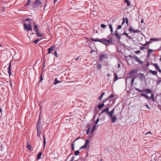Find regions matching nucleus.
<instances>
[{
    "instance_id": "nucleus-1",
    "label": "nucleus",
    "mask_w": 161,
    "mask_h": 161,
    "mask_svg": "<svg viewBox=\"0 0 161 161\" xmlns=\"http://www.w3.org/2000/svg\"><path fill=\"white\" fill-rule=\"evenodd\" d=\"M109 108L108 107H107L106 108L104 109L100 113V114H102L104 112H106V114L109 116V115H112V113L113 112H114L115 108H113L110 111H109Z\"/></svg>"
},
{
    "instance_id": "nucleus-2",
    "label": "nucleus",
    "mask_w": 161,
    "mask_h": 161,
    "mask_svg": "<svg viewBox=\"0 0 161 161\" xmlns=\"http://www.w3.org/2000/svg\"><path fill=\"white\" fill-rule=\"evenodd\" d=\"M36 129L37 136H39V135L41 134L42 130L41 122L40 121V119H39L38 121L36 124Z\"/></svg>"
},
{
    "instance_id": "nucleus-3",
    "label": "nucleus",
    "mask_w": 161,
    "mask_h": 161,
    "mask_svg": "<svg viewBox=\"0 0 161 161\" xmlns=\"http://www.w3.org/2000/svg\"><path fill=\"white\" fill-rule=\"evenodd\" d=\"M41 3H42L40 1L36 0L32 4L31 6L33 8H38L41 4Z\"/></svg>"
},
{
    "instance_id": "nucleus-4",
    "label": "nucleus",
    "mask_w": 161,
    "mask_h": 161,
    "mask_svg": "<svg viewBox=\"0 0 161 161\" xmlns=\"http://www.w3.org/2000/svg\"><path fill=\"white\" fill-rule=\"evenodd\" d=\"M90 142V140L89 139H87L86 140V142L84 145L82 146L80 149V150L82 149H85L87 147H89V143Z\"/></svg>"
},
{
    "instance_id": "nucleus-5",
    "label": "nucleus",
    "mask_w": 161,
    "mask_h": 161,
    "mask_svg": "<svg viewBox=\"0 0 161 161\" xmlns=\"http://www.w3.org/2000/svg\"><path fill=\"white\" fill-rule=\"evenodd\" d=\"M24 23V30L27 31H30V22H29V24H26L25 22Z\"/></svg>"
},
{
    "instance_id": "nucleus-6",
    "label": "nucleus",
    "mask_w": 161,
    "mask_h": 161,
    "mask_svg": "<svg viewBox=\"0 0 161 161\" xmlns=\"http://www.w3.org/2000/svg\"><path fill=\"white\" fill-rule=\"evenodd\" d=\"M128 83L127 81H126V87H128L130 89H132L133 88V83L134 81H128Z\"/></svg>"
},
{
    "instance_id": "nucleus-7",
    "label": "nucleus",
    "mask_w": 161,
    "mask_h": 161,
    "mask_svg": "<svg viewBox=\"0 0 161 161\" xmlns=\"http://www.w3.org/2000/svg\"><path fill=\"white\" fill-rule=\"evenodd\" d=\"M108 57L107 55L106 54H102L100 55L98 59L100 62L102 61L104 58H107Z\"/></svg>"
},
{
    "instance_id": "nucleus-8",
    "label": "nucleus",
    "mask_w": 161,
    "mask_h": 161,
    "mask_svg": "<svg viewBox=\"0 0 161 161\" xmlns=\"http://www.w3.org/2000/svg\"><path fill=\"white\" fill-rule=\"evenodd\" d=\"M32 23H33V24L31 25H32L34 26V27H33V30L36 32L38 31L39 28H38L37 26L36 25L35 23L33 21Z\"/></svg>"
},
{
    "instance_id": "nucleus-9",
    "label": "nucleus",
    "mask_w": 161,
    "mask_h": 161,
    "mask_svg": "<svg viewBox=\"0 0 161 161\" xmlns=\"http://www.w3.org/2000/svg\"><path fill=\"white\" fill-rule=\"evenodd\" d=\"M114 113V112H113L112 113V115H109L108 116L110 117V118L111 119L112 122V123L115 122L117 120L116 118L115 117H114V116H113Z\"/></svg>"
},
{
    "instance_id": "nucleus-10",
    "label": "nucleus",
    "mask_w": 161,
    "mask_h": 161,
    "mask_svg": "<svg viewBox=\"0 0 161 161\" xmlns=\"http://www.w3.org/2000/svg\"><path fill=\"white\" fill-rule=\"evenodd\" d=\"M133 57L134 58V60L137 62H138L139 63L142 64V62L140 58H139L137 57L136 55H134L133 56Z\"/></svg>"
},
{
    "instance_id": "nucleus-11",
    "label": "nucleus",
    "mask_w": 161,
    "mask_h": 161,
    "mask_svg": "<svg viewBox=\"0 0 161 161\" xmlns=\"http://www.w3.org/2000/svg\"><path fill=\"white\" fill-rule=\"evenodd\" d=\"M135 70H132L128 75L127 78H131L135 73Z\"/></svg>"
},
{
    "instance_id": "nucleus-12",
    "label": "nucleus",
    "mask_w": 161,
    "mask_h": 161,
    "mask_svg": "<svg viewBox=\"0 0 161 161\" xmlns=\"http://www.w3.org/2000/svg\"><path fill=\"white\" fill-rule=\"evenodd\" d=\"M156 101L157 99L161 103V94L160 95H157L155 97Z\"/></svg>"
},
{
    "instance_id": "nucleus-13",
    "label": "nucleus",
    "mask_w": 161,
    "mask_h": 161,
    "mask_svg": "<svg viewBox=\"0 0 161 161\" xmlns=\"http://www.w3.org/2000/svg\"><path fill=\"white\" fill-rule=\"evenodd\" d=\"M153 65L155 68L159 71L161 73V70L160 69L156 63H154L153 64Z\"/></svg>"
},
{
    "instance_id": "nucleus-14",
    "label": "nucleus",
    "mask_w": 161,
    "mask_h": 161,
    "mask_svg": "<svg viewBox=\"0 0 161 161\" xmlns=\"http://www.w3.org/2000/svg\"><path fill=\"white\" fill-rule=\"evenodd\" d=\"M114 96L113 94H111L110 96L108 97L107 98V99H105V100H104L103 103H105L107 100H109L111 98H112V97H114Z\"/></svg>"
},
{
    "instance_id": "nucleus-15",
    "label": "nucleus",
    "mask_w": 161,
    "mask_h": 161,
    "mask_svg": "<svg viewBox=\"0 0 161 161\" xmlns=\"http://www.w3.org/2000/svg\"><path fill=\"white\" fill-rule=\"evenodd\" d=\"M9 65L8 68V72L9 75H11V63H9Z\"/></svg>"
},
{
    "instance_id": "nucleus-16",
    "label": "nucleus",
    "mask_w": 161,
    "mask_h": 161,
    "mask_svg": "<svg viewBox=\"0 0 161 161\" xmlns=\"http://www.w3.org/2000/svg\"><path fill=\"white\" fill-rule=\"evenodd\" d=\"M99 40H101V41L102 42H101V43L104 44L106 46L108 45L107 43H105V42H106V38H103L101 39H99Z\"/></svg>"
},
{
    "instance_id": "nucleus-17",
    "label": "nucleus",
    "mask_w": 161,
    "mask_h": 161,
    "mask_svg": "<svg viewBox=\"0 0 161 161\" xmlns=\"http://www.w3.org/2000/svg\"><path fill=\"white\" fill-rule=\"evenodd\" d=\"M91 40L93 41L96 42H102L101 40H99V39L98 38H94L93 37H92L91 39Z\"/></svg>"
},
{
    "instance_id": "nucleus-18",
    "label": "nucleus",
    "mask_w": 161,
    "mask_h": 161,
    "mask_svg": "<svg viewBox=\"0 0 161 161\" xmlns=\"http://www.w3.org/2000/svg\"><path fill=\"white\" fill-rule=\"evenodd\" d=\"M161 40V38H152L150 39V41H160Z\"/></svg>"
},
{
    "instance_id": "nucleus-19",
    "label": "nucleus",
    "mask_w": 161,
    "mask_h": 161,
    "mask_svg": "<svg viewBox=\"0 0 161 161\" xmlns=\"http://www.w3.org/2000/svg\"><path fill=\"white\" fill-rule=\"evenodd\" d=\"M141 96H142L145 97L146 99L150 98V97L148 96L146 93H142L141 94Z\"/></svg>"
},
{
    "instance_id": "nucleus-20",
    "label": "nucleus",
    "mask_w": 161,
    "mask_h": 161,
    "mask_svg": "<svg viewBox=\"0 0 161 161\" xmlns=\"http://www.w3.org/2000/svg\"><path fill=\"white\" fill-rule=\"evenodd\" d=\"M54 49V47L53 46L51 47L48 49V52L47 54H49L52 51H53Z\"/></svg>"
},
{
    "instance_id": "nucleus-21",
    "label": "nucleus",
    "mask_w": 161,
    "mask_h": 161,
    "mask_svg": "<svg viewBox=\"0 0 161 161\" xmlns=\"http://www.w3.org/2000/svg\"><path fill=\"white\" fill-rule=\"evenodd\" d=\"M135 89L138 91L139 92H145V89H142V90H140L138 88H137L136 87L135 88Z\"/></svg>"
},
{
    "instance_id": "nucleus-22",
    "label": "nucleus",
    "mask_w": 161,
    "mask_h": 161,
    "mask_svg": "<svg viewBox=\"0 0 161 161\" xmlns=\"http://www.w3.org/2000/svg\"><path fill=\"white\" fill-rule=\"evenodd\" d=\"M138 75L139 77H142V78L141 79L142 80H144V79L145 78V77L143 74L141 73H139Z\"/></svg>"
},
{
    "instance_id": "nucleus-23",
    "label": "nucleus",
    "mask_w": 161,
    "mask_h": 161,
    "mask_svg": "<svg viewBox=\"0 0 161 161\" xmlns=\"http://www.w3.org/2000/svg\"><path fill=\"white\" fill-rule=\"evenodd\" d=\"M102 65L100 63V64H98L97 66L96 67L97 69V70H100L101 68L102 67Z\"/></svg>"
},
{
    "instance_id": "nucleus-24",
    "label": "nucleus",
    "mask_w": 161,
    "mask_h": 161,
    "mask_svg": "<svg viewBox=\"0 0 161 161\" xmlns=\"http://www.w3.org/2000/svg\"><path fill=\"white\" fill-rule=\"evenodd\" d=\"M145 92L148 93H150L152 92V90L151 89H145Z\"/></svg>"
},
{
    "instance_id": "nucleus-25",
    "label": "nucleus",
    "mask_w": 161,
    "mask_h": 161,
    "mask_svg": "<svg viewBox=\"0 0 161 161\" xmlns=\"http://www.w3.org/2000/svg\"><path fill=\"white\" fill-rule=\"evenodd\" d=\"M43 139L44 147H45V146L46 143V140H45V134H43Z\"/></svg>"
},
{
    "instance_id": "nucleus-26",
    "label": "nucleus",
    "mask_w": 161,
    "mask_h": 161,
    "mask_svg": "<svg viewBox=\"0 0 161 161\" xmlns=\"http://www.w3.org/2000/svg\"><path fill=\"white\" fill-rule=\"evenodd\" d=\"M104 103H103L99 105L98 106V108L99 109H101L104 106Z\"/></svg>"
},
{
    "instance_id": "nucleus-27",
    "label": "nucleus",
    "mask_w": 161,
    "mask_h": 161,
    "mask_svg": "<svg viewBox=\"0 0 161 161\" xmlns=\"http://www.w3.org/2000/svg\"><path fill=\"white\" fill-rule=\"evenodd\" d=\"M150 72L154 75H156L157 74V72L156 71H154L152 70H150Z\"/></svg>"
},
{
    "instance_id": "nucleus-28",
    "label": "nucleus",
    "mask_w": 161,
    "mask_h": 161,
    "mask_svg": "<svg viewBox=\"0 0 161 161\" xmlns=\"http://www.w3.org/2000/svg\"><path fill=\"white\" fill-rule=\"evenodd\" d=\"M150 98H151V99H152L153 102L155 101V99L154 97V96L153 93H152L151 94V96L150 97Z\"/></svg>"
},
{
    "instance_id": "nucleus-29",
    "label": "nucleus",
    "mask_w": 161,
    "mask_h": 161,
    "mask_svg": "<svg viewBox=\"0 0 161 161\" xmlns=\"http://www.w3.org/2000/svg\"><path fill=\"white\" fill-rule=\"evenodd\" d=\"M124 2L127 4L128 6H130V3L129 2L128 0H124Z\"/></svg>"
},
{
    "instance_id": "nucleus-30",
    "label": "nucleus",
    "mask_w": 161,
    "mask_h": 161,
    "mask_svg": "<svg viewBox=\"0 0 161 161\" xmlns=\"http://www.w3.org/2000/svg\"><path fill=\"white\" fill-rule=\"evenodd\" d=\"M114 36H115L116 37L117 39L118 40H120L121 38V36L120 35H119V34H117L116 35H114Z\"/></svg>"
},
{
    "instance_id": "nucleus-31",
    "label": "nucleus",
    "mask_w": 161,
    "mask_h": 161,
    "mask_svg": "<svg viewBox=\"0 0 161 161\" xmlns=\"http://www.w3.org/2000/svg\"><path fill=\"white\" fill-rule=\"evenodd\" d=\"M122 35H125L126 36H127L128 38L129 39H131V37L130 36H129L127 33L126 32H124L122 34Z\"/></svg>"
},
{
    "instance_id": "nucleus-32",
    "label": "nucleus",
    "mask_w": 161,
    "mask_h": 161,
    "mask_svg": "<svg viewBox=\"0 0 161 161\" xmlns=\"http://www.w3.org/2000/svg\"><path fill=\"white\" fill-rule=\"evenodd\" d=\"M109 27L110 29V31L112 33L113 32V28L112 25L110 23L109 24H108Z\"/></svg>"
},
{
    "instance_id": "nucleus-33",
    "label": "nucleus",
    "mask_w": 161,
    "mask_h": 161,
    "mask_svg": "<svg viewBox=\"0 0 161 161\" xmlns=\"http://www.w3.org/2000/svg\"><path fill=\"white\" fill-rule=\"evenodd\" d=\"M27 147L29 150H30V144L29 142H27Z\"/></svg>"
},
{
    "instance_id": "nucleus-34",
    "label": "nucleus",
    "mask_w": 161,
    "mask_h": 161,
    "mask_svg": "<svg viewBox=\"0 0 161 161\" xmlns=\"http://www.w3.org/2000/svg\"><path fill=\"white\" fill-rule=\"evenodd\" d=\"M106 42L107 43H111L112 42V39H110L107 40V38H106Z\"/></svg>"
},
{
    "instance_id": "nucleus-35",
    "label": "nucleus",
    "mask_w": 161,
    "mask_h": 161,
    "mask_svg": "<svg viewBox=\"0 0 161 161\" xmlns=\"http://www.w3.org/2000/svg\"><path fill=\"white\" fill-rule=\"evenodd\" d=\"M150 42H147L145 44H142V45L143 46H147V45L149 44L150 43Z\"/></svg>"
},
{
    "instance_id": "nucleus-36",
    "label": "nucleus",
    "mask_w": 161,
    "mask_h": 161,
    "mask_svg": "<svg viewBox=\"0 0 161 161\" xmlns=\"http://www.w3.org/2000/svg\"><path fill=\"white\" fill-rule=\"evenodd\" d=\"M152 135V133H151L150 131H149L148 132H147L145 134V135L146 136H147L148 135L149 136H151Z\"/></svg>"
},
{
    "instance_id": "nucleus-37",
    "label": "nucleus",
    "mask_w": 161,
    "mask_h": 161,
    "mask_svg": "<svg viewBox=\"0 0 161 161\" xmlns=\"http://www.w3.org/2000/svg\"><path fill=\"white\" fill-rule=\"evenodd\" d=\"M36 34L37 35L38 37H43V35L41 33H39L38 32H36Z\"/></svg>"
},
{
    "instance_id": "nucleus-38",
    "label": "nucleus",
    "mask_w": 161,
    "mask_h": 161,
    "mask_svg": "<svg viewBox=\"0 0 161 161\" xmlns=\"http://www.w3.org/2000/svg\"><path fill=\"white\" fill-rule=\"evenodd\" d=\"M42 153L41 152H40L39 153L37 156V159H39L40 158H41V155H42Z\"/></svg>"
},
{
    "instance_id": "nucleus-39",
    "label": "nucleus",
    "mask_w": 161,
    "mask_h": 161,
    "mask_svg": "<svg viewBox=\"0 0 161 161\" xmlns=\"http://www.w3.org/2000/svg\"><path fill=\"white\" fill-rule=\"evenodd\" d=\"M80 153V152L79 150L76 151L75 152L74 154L75 156L78 155H79Z\"/></svg>"
},
{
    "instance_id": "nucleus-40",
    "label": "nucleus",
    "mask_w": 161,
    "mask_h": 161,
    "mask_svg": "<svg viewBox=\"0 0 161 161\" xmlns=\"http://www.w3.org/2000/svg\"><path fill=\"white\" fill-rule=\"evenodd\" d=\"M134 30H133L131 27V26H130V28H129V31L130 32H134Z\"/></svg>"
},
{
    "instance_id": "nucleus-41",
    "label": "nucleus",
    "mask_w": 161,
    "mask_h": 161,
    "mask_svg": "<svg viewBox=\"0 0 161 161\" xmlns=\"http://www.w3.org/2000/svg\"><path fill=\"white\" fill-rule=\"evenodd\" d=\"M119 78L118 77L116 73L115 74L114 80H116Z\"/></svg>"
},
{
    "instance_id": "nucleus-42",
    "label": "nucleus",
    "mask_w": 161,
    "mask_h": 161,
    "mask_svg": "<svg viewBox=\"0 0 161 161\" xmlns=\"http://www.w3.org/2000/svg\"><path fill=\"white\" fill-rule=\"evenodd\" d=\"M117 34H118V31H117V30L116 29V30L115 31L114 33H113L112 32L111 33L110 35H116Z\"/></svg>"
},
{
    "instance_id": "nucleus-43",
    "label": "nucleus",
    "mask_w": 161,
    "mask_h": 161,
    "mask_svg": "<svg viewBox=\"0 0 161 161\" xmlns=\"http://www.w3.org/2000/svg\"><path fill=\"white\" fill-rule=\"evenodd\" d=\"M153 51V50L151 49H148V52H147V53H149V54H151L152 52Z\"/></svg>"
},
{
    "instance_id": "nucleus-44",
    "label": "nucleus",
    "mask_w": 161,
    "mask_h": 161,
    "mask_svg": "<svg viewBox=\"0 0 161 161\" xmlns=\"http://www.w3.org/2000/svg\"><path fill=\"white\" fill-rule=\"evenodd\" d=\"M39 42V40H36L35 41H33L32 42H34L36 44H37Z\"/></svg>"
},
{
    "instance_id": "nucleus-45",
    "label": "nucleus",
    "mask_w": 161,
    "mask_h": 161,
    "mask_svg": "<svg viewBox=\"0 0 161 161\" xmlns=\"http://www.w3.org/2000/svg\"><path fill=\"white\" fill-rule=\"evenodd\" d=\"M61 81H54V82L53 84L55 85H56L58 84V83L60 82Z\"/></svg>"
},
{
    "instance_id": "nucleus-46",
    "label": "nucleus",
    "mask_w": 161,
    "mask_h": 161,
    "mask_svg": "<svg viewBox=\"0 0 161 161\" xmlns=\"http://www.w3.org/2000/svg\"><path fill=\"white\" fill-rule=\"evenodd\" d=\"M71 149L72 150H74V143H73V144H71Z\"/></svg>"
},
{
    "instance_id": "nucleus-47",
    "label": "nucleus",
    "mask_w": 161,
    "mask_h": 161,
    "mask_svg": "<svg viewBox=\"0 0 161 161\" xmlns=\"http://www.w3.org/2000/svg\"><path fill=\"white\" fill-rule=\"evenodd\" d=\"M101 26L102 28H105L106 27V26L103 24H102L101 25Z\"/></svg>"
},
{
    "instance_id": "nucleus-48",
    "label": "nucleus",
    "mask_w": 161,
    "mask_h": 161,
    "mask_svg": "<svg viewBox=\"0 0 161 161\" xmlns=\"http://www.w3.org/2000/svg\"><path fill=\"white\" fill-rule=\"evenodd\" d=\"M122 27V25H119L118 26L117 28V30H119Z\"/></svg>"
},
{
    "instance_id": "nucleus-49",
    "label": "nucleus",
    "mask_w": 161,
    "mask_h": 161,
    "mask_svg": "<svg viewBox=\"0 0 161 161\" xmlns=\"http://www.w3.org/2000/svg\"><path fill=\"white\" fill-rule=\"evenodd\" d=\"M53 54L56 57H57V58L58 57L57 53L56 51H55V52L53 53Z\"/></svg>"
},
{
    "instance_id": "nucleus-50",
    "label": "nucleus",
    "mask_w": 161,
    "mask_h": 161,
    "mask_svg": "<svg viewBox=\"0 0 161 161\" xmlns=\"http://www.w3.org/2000/svg\"><path fill=\"white\" fill-rule=\"evenodd\" d=\"M99 118H97L96 120V121L95 122V125H97L98 122V121H99Z\"/></svg>"
},
{
    "instance_id": "nucleus-51",
    "label": "nucleus",
    "mask_w": 161,
    "mask_h": 161,
    "mask_svg": "<svg viewBox=\"0 0 161 161\" xmlns=\"http://www.w3.org/2000/svg\"><path fill=\"white\" fill-rule=\"evenodd\" d=\"M125 21L126 22V24L128 25V19L127 18H125Z\"/></svg>"
},
{
    "instance_id": "nucleus-52",
    "label": "nucleus",
    "mask_w": 161,
    "mask_h": 161,
    "mask_svg": "<svg viewBox=\"0 0 161 161\" xmlns=\"http://www.w3.org/2000/svg\"><path fill=\"white\" fill-rule=\"evenodd\" d=\"M30 0H28L27 3H26V6H28L30 5Z\"/></svg>"
},
{
    "instance_id": "nucleus-53",
    "label": "nucleus",
    "mask_w": 161,
    "mask_h": 161,
    "mask_svg": "<svg viewBox=\"0 0 161 161\" xmlns=\"http://www.w3.org/2000/svg\"><path fill=\"white\" fill-rule=\"evenodd\" d=\"M140 32V31L139 30H134V33H137V32Z\"/></svg>"
},
{
    "instance_id": "nucleus-54",
    "label": "nucleus",
    "mask_w": 161,
    "mask_h": 161,
    "mask_svg": "<svg viewBox=\"0 0 161 161\" xmlns=\"http://www.w3.org/2000/svg\"><path fill=\"white\" fill-rule=\"evenodd\" d=\"M135 53L136 54H138L140 53V50H137L135 52Z\"/></svg>"
},
{
    "instance_id": "nucleus-55",
    "label": "nucleus",
    "mask_w": 161,
    "mask_h": 161,
    "mask_svg": "<svg viewBox=\"0 0 161 161\" xmlns=\"http://www.w3.org/2000/svg\"><path fill=\"white\" fill-rule=\"evenodd\" d=\"M30 19H29V18H26L25 19V21H30Z\"/></svg>"
},
{
    "instance_id": "nucleus-56",
    "label": "nucleus",
    "mask_w": 161,
    "mask_h": 161,
    "mask_svg": "<svg viewBox=\"0 0 161 161\" xmlns=\"http://www.w3.org/2000/svg\"><path fill=\"white\" fill-rule=\"evenodd\" d=\"M136 77V76H135V75L131 79V80L132 81L134 80L135 78Z\"/></svg>"
},
{
    "instance_id": "nucleus-57",
    "label": "nucleus",
    "mask_w": 161,
    "mask_h": 161,
    "mask_svg": "<svg viewBox=\"0 0 161 161\" xmlns=\"http://www.w3.org/2000/svg\"><path fill=\"white\" fill-rule=\"evenodd\" d=\"M105 92H103V93H102L101 94L100 96L103 98V95L105 94Z\"/></svg>"
},
{
    "instance_id": "nucleus-58",
    "label": "nucleus",
    "mask_w": 161,
    "mask_h": 161,
    "mask_svg": "<svg viewBox=\"0 0 161 161\" xmlns=\"http://www.w3.org/2000/svg\"><path fill=\"white\" fill-rule=\"evenodd\" d=\"M145 48L144 47H141L140 48V50H143V49H145Z\"/></svg>"
},
{
    "instance_id": "nucleus-59",
    "label": "nucleus",
    "mask_w": 161,
    "mask_h": 161,
    "mask_svg": "<svg viewBox=\"0 0 161 161\" xmlns=\"http://www.w3.org/2000/svg\"><path fill=\"white\" fill-rule=\"evenodd\" d=\"M96 127V125H94L92 128V130H94H94L95 129V127Z\"/></svg>"
},
{
    "instance_id": "nucleus-60",
    "label": "nucleus",
    "mask_w": 161,
    "mask_h": 161,
    "mask_svg": "<svg viewBox=\"0 0 161 161\" xmlns=\"http://www.w3.org/2000/svg\"><path fill=\"white\" fill-rule=\"evenodd\" d=\"M145 106H146L147 108L149 109H150V107H149L148 105V104H146V105H145Z\"/></svg>"
},
{
    "instance_id": "nucleus-61",
    "label": "nucleus",
    "mask_w": 161,
    "mask_h": 161,
    "mask_svg": "<svg viewBox=\"0 0 161 161\" xmlns=\"http://www.w3.org/2000/svg\"><path fill=\"white\" fill-rule=\"evenodd\" d=\"M82 161V159H81L80 158H79L77 160H75V161Z\"/></svg>"
},
{
    "instance_id": "nucleus-62",
    "label": "nucleus",
    "mask_w": 161,
    "mask_h": 161,
    "mask_svg": "<svg viewBox=\"0 0 161 161\" xmlns=\"http://www.w3.org/2000/svg\"><path fill=\"white\" fill-rule=\"evenodd\" d=\"M5 8L4 7H3L2 8V11L3 12H4V11L5 10Z\"/></svg>"
},
{
    "instance_id": "nucleus-63",
    "label": "nucleus",
    "mask_w": 161,
    "mask_h": 161,
    "mask_svg": "<svg viewBox=\"0 0 161 161\" xmlns=\"http://www.w3.org/2000/svg\"><path fill=\"white\" fill-rule=\"evenodd\" d=\"M74 156H73L71 158V160L70 161H73L74 159Z\"/></svg>"
},
{
    "instance_id": "nucleus-64",
    "label": "nucleus",
    "mask_w": 161,
    "mask_h": 161,
    "mask_svg": "<svg viewBox=\"0 0 161 161\" xmlns=\"http://www.w3.org/2000/svg\"><path fill=\"white\" fill-rule=\"evenodd\" d=\"M149 65V63L148 62H147V64H146V66H147Z\"/></svg>"
}]
</instances>
